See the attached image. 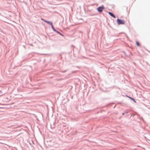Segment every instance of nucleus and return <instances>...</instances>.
Returning a JSON list of instances; mask_svg holds the SVG:
<instances>
[{"instance_id":"6e6552de","label":"nucleus","mask_w":150,"mask_h":150,"mask_svg":"<svg viewBox=\"0 0 150 150\" xmlns=\"http://www.w3.org/2000/svg\"><path fill=\"white\" fill-rule=\"evenodd\" d=\"M56 32H57L58 33L60 34V35H63L61 33H60L59 32H58L57 31H57H56Z\"/></svg>"},{"instance_id":"1a4fd4ad","label":"nucleus","mask_w":150,"mask_h":150,"mask_svg":"<svg viewBox=\"0 0 150 150\" xmlns=\"http://www.w3.org/2000/svg\"><path fill=\"white\" fill-rule=\"evenodd\" d=\"M41 19V20H42V21H44L45 22V21H45V20L44 19L42 18Z\"/></svg>"},{"instance_id":"7ed1b4c3","label":"nucleus","mask_w":150,"mask_h":150,"mask_svg":"<svg viewBox=\"0 0 150 150\" xmlns=\"http://www.w3.org/2000/svg\"><path fill=\"white\" fill-rule=\"evenodd\" d=\"M109 14H110V15L111 16L114 18H115V16L112 13H111L110 12H108Z\"/></svg>"},{"instance_id":"f257e3e1","label":"nucleus","mask_w":150,"mask_h":150,"mask_svg":"<svg viewBox=\"0 0 150 150\" xmlns=\"http://www.w3.org/2000/svg\"><path fill=\"white\" fill-rule=\"evenodd\" d=\"M117 23L118 25L124 24H125V21L123 20H121L118 19H117Z\"/></svg>"},{"instance_id":"20e7f679","label":"nucleus","mask_w":150,"mask_h":150,"mask_svg":"<svg viewBox=\"0 0 150 150\" xmlns=\"http://www.w3.org/2000/svg\"><path fill=\"white\" fill-rule=\"evenodd\" d=\"M45 22L47 23V24H50L51 25L52 24V23L51 22L49 21H45Z\"/></svg>"},{"instance_id":"423d86ee","label":"nucleus","mask_w":150,"mask_h":150,"mask_svg":"<svg viewBox=\"0 0 150 150\" xmlns=\"http://www.w3.org/2000/svg\"><path fill=\"white\" fill-rule=\"evenodd\" d=\"M51 25V27H52V29H53V30L54 31H57V30H56L54 29V27H53V25L52 24V25Z\"/></svg>"},{"instance_id":"f03ea898","label":"nucleus","mask_w":150,"mask_h":150,"mask_svg":"<svg viewBox=\"0 0 150 150\" xmlns=\"http://www.w3.org/2000/svg\"><path fill=\"white\" fill-rule=\"evenodd\" d=\"M104 9V7L103 6H102L98 7L97 8V10L98 11L101 12L103 11V9Z\"/></svg>"},{"instance_id":"39448f33","label":"nucleus","mask_w":150,"mask_h":150,"mask_svg":"<svg viewBox=\"0 0 150 150\" xmlns=\"http://www.w3.org/2000/svg\"><path fill=\"white\" fill-rule=\"evenodd\" d=\"M127 97L129 98L130 99L132 100H133V101H134L135 103L136 102V101H135V100L133 98L128 96H127Z\"/></svg>"},{"instance_id":"0eeeda50","label":"nucleus","mask_w":150,"mask_h":150,"mask_svg":"<svg viewBox=\"0 0 150 150\" xmlns=\"http://www.w3.org/2000/svg\"><path fill=\"white\" fill-rule=\"evenodd\" d=\"M136 43L137 45L138 46H140V44H139V42L138 41H136Z\"/></svg>"}]
</instances>
